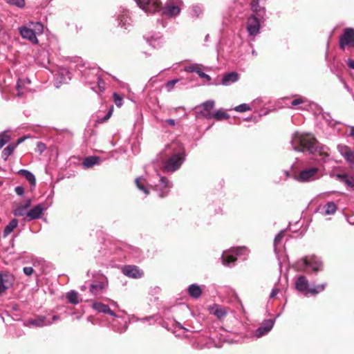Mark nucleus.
I'll use <instances>...</instances> for the list:
<instances>
[{
	"mask_svg": "<svg viewBox=\"0 0 354 354\" xmlns=\"http://www.w3.org/2000/svg\"><path fill=\"white\" fill-rule=\"evenodd\" d=\"M291 145L295 151L319 156L320 160L324 162L329 156L328 147L319 145L310 133L295 132L292 137Z\"/></svg>",
	"mask_w": 354,
	"mask_h": 354,
	"instance_id": "f257e3e1",
	"label": "nucleus"
},
{
	"mask_svg": "<svg viewBox=\"0 0 354 354\" xmlns=\"http://www.w3.org/2000/svg\"><path fill=\"white\" fill-rule=\"evenodd\" d=\"M20 35L24 39L29 40L34 44H38L37 36L44 32V26L41 23L30 22L26 26L19 28Z\"/></svg>",
	"mask_w": 354,
	"mask_h": 354,
	"instance_id": "f03ea898",
	"label": "nucleus"
},
{
	"mask_svg": "<svg viewBox=\"0 0 354 354\" xmlns=\"http://www.w3.org/2000/svg\"><path fill=\"white\" fill-rule=\"evenodd\" d=\"M93 308L98 313L109 314L115 318L113 321V326L118 332L122 333L125 331L128 327L127 320L122 317L118 316L113 310H111L108 305L100 302H94L92 304Z\"/></svg>",
	"mask_w": 354,
	"mask_h": 354,
	"instance_id": "7ed1b4c3",
	"label": "nucleus"
},
{
	"mask_svg": "<svg viewBox=\"0 0 354 354\" xmlns=\"http://www.w3.org/2000/svg\"><path fill=\"white\" fill-rule=\"evenodd\" d=\"M322 261L315 255L306 256L298 260L294 265V268L298 271H307L309 268L315 272L322 270Z\"/></svg>",
	"mask_w": 354,
	"mask_h": 354,
	"instance_id": "20e7f679",
	"label": "nucleus"
},
{
	"mask_svg": "<svg viewBox=\"0 0 354 354\" xmlns=\"http://www.w3.org/2000/svg\"><path fill=\"white\" fill-rule=\"evenodd\" d=\"M320 177V171L317 167H308L295 174L294 179L299 183H309L315 181Z\"/></svg>",
	"mask_w": 354,
	"mask_h": 354,
	"instance_id": "39448f33",
	"label": "nucleus"
},
{
	"mask_svg": "<svg viewBox=\"0 0 354 354\" xmlns=\"http://www.w3.org/2000/svg\"><path fill=\"white\" fill-rule=\"evenodd\" d=\"M248 252V251L245 247L231 248L224 251L221 257L223 264L224 266H231L236 260L237 257L246 255Z\"/></svg>",
	"mask_w": 354,
	"mask_h": 354,
	"instance_id": "423d86ee",
	"label": "nucleus"
},
{
	"mask_svg": "<svg viewBox=\"0 0 354 354\" xmlns=\"http://www.w3.org/2000/svg\"><path fill=\"white\" fill-rule=\"evenodd\" d=\"M185 153L180 151L173 154L164 164L163 170L167 172H174L178 170L185 160Z\"/></svg>",
	"mask_w": 354,
	"mask_h": 354,
	"instance_id": "0eeeda50",
	"label": "nucleus"
},
{
	"mask_svg": "<svg viewBox=\"0 0 354 354\" xmlns=\"http://www.w3.org/2000/svg\"><path fill=\"white\" fill-rule=\"evenodd\" d=\"M183 6L182 0H167L161 11L167 17H176L180 14Z\"/></svg>",
	"mask_w": 354,
	"mask_h": 354,
	"instance_id": "6e6552de",
	"label": "nucleus"
},
{
	"mask_svg": "<svg viewBox=\"0 0 354 354\" xmlns=\"http://www.w3.org/2000/svg\"><path fill=\"white\" fill-rule=\"evenodd\" d=\"M246 30L248 37L252 40L260 33L261 24L259 19L256 15H251L248 17L246 21Z\"/></svg>",
	"mask_w": 354,
	"mask_h": 354,
	"instance_id": "1a4fd4ad",
	"label": "nucleus"
},
{
	"mask_svg": "<svg viewBox=\"0 0 354 354\" xmlns=\"http://www.w3.org/2000/svg\"><path fill=\"white\" fill-rule=\"evenodd\" d=\"M138 6L147 13H154L160 10V0H135Z\"/></svg>",
	"mask_w": 354,
	"mask_h": 354,
	"instance_id": "9d476101",
	"label": "nucleus"
},
{
	"mask_svg": "<svg viewBox=\"0 0 354 354\" xmlns=\"http://www.w3.org/2000/svg\"><path fill=\"white\" fill-rule=\"evenodd\" d=\"M157 176L159 178L158 183H153L154 189L158 192L159 196L163 198L169 194V189L172 187V183L166 178L160 176L158 174Z\"/></svg>",
	"mask_w": 354,
	"mask_h": 354,
	"instance_id": "9b49d317",
	"label": "nucleus"
},
{
	"mask_svg": "<svg viewBox=\"0 0 354 354\" xmlns=\"http://www.w3.org/2000/svg\"><path fill=\"white\" fill-rule=\"evenodd\" d=\"M339 48L344 50L347 46H354V29L346 28L340 36L339 41Z\"/></svg>",
	"mask_w": 354,
	"mask_h": 354,
	"instance_id": "f8f14e48",
	"label": "nucleus"
},
{
	"mask_svg": "<svg viewBox=\"0 0 354 354\" xmlns=\"http://www.w3.org/2000/svg\"><path fill=\"white\" fill-rule=\"evenodd\" d=\"M86 81L91 86L96 84L100 92H103L105 90V83L101 76L98 75L97 69H92L89 72ZM91 88L95 89L94 86H91Z\"/></svg>",
	"mask_w": 354,
	"mask_h": 354,
	"instance_id": "ddd939ff",
	"label": "nucleus"
},
{
	"mask_svg": "<svg viewBox=\"0 0 354 354\" xmlns=\"http://www.w3.org/2000/svg\"><path fill=\"white\" fill-rule=\"evenodd\" d=\"M274 319H266L264 320L261 326H259L254 332V336L257 338L261 337L268 334L273 328L274 324Z\"/></svg>",
	"mask_w": 354,
	"mask_h": 354,
	"instance_id": "4468645a",
	"label": "nucleus"
},
{
	"mask_svg": "<svg viewBox=\"0 0 354 354\" xmlns=\"http://www.w3.org/2000/svg\"><path fill=\"white\" fill-rule=\"evenodd\" d=\"M14 276L8 272L0 273V294L5 292L13 284Z\"/></svg>",
	"mask_w": 354,
	"mask_h": 354,
	"instance_id": "2eb2a0df",
	"label": "nucleus"
},
{
	"mask_svg": "<svg viewBox=\"0 0 354 354\" xmlns=\"http://www.w3.org/2000/svg\"><path fill=\"white\" fill-rule=\"evenodd\" d=\"M53 324V322L50 321V319L44 315H39L35 319H30L25 322V326L31 327H43L45 326H49Z\"/></svg>",
	"mask_w": 354,
	"mask_h": 354,
	"instance_id": "dca6fc26",
	"label": "nucleus"
},
{
	"mask_svg": "<svg viewBox=\"0 0 354 354\" xmlns=\"http://www.w3.org/2000/svg\"><path fill=\"white\" fill-rule=\"evenodd\" d=\"M31 205V199H27L24 203L19 204L12 211V213L16 216H23L28 218V209Z\"/></svg>",
	"mask_w": 354,
	"mask_h": 354,
	"instance_id": "f3484780",
	"label": "nucleus"
},
{
	"mask_svg": "<svg viewBox=\"0 0 354 354\" xmlns=\"http://www.w3.org/2000/svg\"><path fill=\"white\" fill-rule=\"evenodd\" d=\"M295 288L300 292L303 293L305 296H308L310 294L309 290V282L305 276H299L295 281Z\"/></svg>",
	"mask_w": 354,
	"mask_h": 354,
	"instance_id": "a211bd4d",
	"label": "nucleus"
},
{
	"mask_svg": "<svg viewBox=\"0 0 354 354\" xmlns=\"http://www.w3.org/2000/svg\"><path fill=\"white\" fill-rule=\"evenodd\" d=\"M46 209V207L43 204L34 206L28 210V218H25V221H30L40 218Z\"/></svg>",
	"mask_w": 354,
	"mask_h": 354,
	"instance_id": "6ab92c4d",
	"label": "nucleus"
},
{
	"mask_svg": "<svg viewBox=\"0 0 354 354\" xmlns=\"http://www.w3.org/2000/svg\"><path fill=\"white\" fill-rule=\"evenodd\" d=\"M122 272L124 275L132 278H140L142 277L143 272L136 266H126L122 268Z\"/></svg>",
	"mask_w": 354,
	"mask_h": 354,
	"instance_id": "aec40b11",
	"label": "nucleus"
},
{
	"mask_svg": "<svg viewBox=\"0 0 354 354\" xmlns=\"http://www.w3.org/2000/svg\"><path fill=\"white\" fill-rule=\"evenodd\" d=\"M214 104L215 102L213 100H207L203 102L201 105V107L202 108V110L201 111V115L206 119L212 118V113H211V110L214 108Z\"/></svg>",
	"mask_w": 354,
	"mask_h": 354,
	"instance_id": "412c9836",
	"label": "nucleus"
},
{
	"mask_svg": "<svg viewBox=\"0 0 354 354\" xmlns=\"http://www.w3.org/2000/svg\"><path fill=\"white\" fill-rule=\"evenodd\" d=\"M106 286V281H95L91 285L90 291L93 295L97 296L104 292Z\"/></svg>",
	"mask_w": 354,
	"mask_h": 354,
	"instance_id": "4be33fe9",
	"label": "nucleus"
},
{
	"mask_svg": "<svg viewBox=\"0 0 354 354\" xmlns=\"http://www.w3.org/2000/svg\"><path fill=\"white\" fill-rule=\"evenodd\" d=\"M239 80V74L236 72H230L225 74L221 84L223 86H230Z\"/></svg>",
	"mask_w": 354,
	"mask_h": 354,
	"instance_id": "5701e85b",
	"label": "nucleus"
},
{
	"mask_svg": "<svg viewBox=\"0 0 354 354\" xmlns=\"http://www.w3.org/2000/svg\"><path fill=\"white\" fill-rule=\"evenodd\" d=\"M56 81L59 83H67L71 79V73L65 68H60L55 74Z\"/></svg>",
	"mask_w": 354,
	"mask_h": 354,
	"instance_id": "b1692460",
	"label": "nucleus"
},
{
	"mask_svg": "<svg viewBox=\"0 0 354 354\" xmlns=\"http://www.w3.org/2000/svg\"><path fill=\"white\" fill-rule=\"evenodd\" d=\"M261 0H252L251 2V10L261 19H263L266 15L264 6L260 5Z\"/></svg>",
	"mask_w": 354,
	"mask_h": 354,
	"instance_id": "393cba45",
	"label": "nucleus"
},
{
	"mask_svg": "<svg viewBox=\"0 0 354 354\" xmlns=\"http://www.w3.org/2000/svg\"><path fill=\"white\" fill-rule=\"evenodd\" d=\"M118 26L121 28L127 29L131 22V19L129 15V12L127 10H122L121 14L118 17Z\"/></svg>",
	"mask_w": 354,
	"mask_h": 354,
	"instance_id": "a878e982",
	"label": "nucleus"
},
{
	"mask_svg": "<svg viewBox=\"0 0 354 354\" xmlns=\"http://www.w3.org/2000/svg\"><path fill=\"white\" fill-rule=\"evenodd\" d=\"M30 80L29 79L21 80L19 79L16 88L17 91V95L19 97H22L26 91V84H30Z\"/></svg>",
	"mask_w": 354,
	"mask_h": 354,
	"instance_id": "bb28decb",
	"label": "nucleus"
},
{
	"mask_svg": "<svg viewBox=\"0 0 354 354\" xmlns=\"http://www.w3.org/2000/svg\"><path fill=\"white\" fill-rule=\"evenodd\" d=\"M187 290L189 295L193 298H198L202 293V290L201 287L196 283L190 285L188 287Z\"/></svg>",
	"mask_w": 354,
	"mask_h": 354,
	"instance_id": "cd10ccee",
	"label": "nucleus"
},
{
	"mask_svg": "<svg viewBox=\"0 0 354 354\" xmlns=\"http://www.w3.org/2000/svg\"><path fill=\"white\" fill-rule=\"evenodd\" d=\"M18 174L24 176L32 185H35L36 179L32 172L26 169H20Z\"/></svg>",
	"mask_w": 354,
	"mask_h": 354,
	"instance_id": "c85d7f7f",
	"label": "nucleus"
},
{
	"mask_svg": "<svg viewBox=\"0 0 354 354\" xmlns=\"http://www.w3.org/2000/svg\"><path fill=\"white\" fill-rule=\"evenodd\" d=\"M337 211V205L333 202L327 203L323 207L324 215H333Z\"/></svg>",
	"mask_w": 354,
	"mask_h": 354,
	"instance_id": "c756f323",
	"label": "nucleus"
},
{
	"mask_svg": "<svg viewBox=\"0 0 354 354\" xmlns=\"http://www.w3.org/2000/svg\"><path fill=\"white\" fill-rule=\"evenodd\" d=\"M136 185L137 187L142 192L145 193V195H148L149 194V189L146 187V180L142 177L137 178L135 180Z\"/></svg>",
	"mask_w": 354,
	"mask_h": 354,
	"instance_id": "7c9ffc66",
	"label": "nucleus"
},
{
	"mask_svg": "<svg viewBox=\"0 0 354 354\" xmlns=\"http://www.w3.org/2000/svg\"><path fill=\"white\" fill-rule=\"evenodd\" d=\"M18 225V221L16 218H13L10 222L6 226L3 230V236H7L9 235L15 228Z\"/></svg>",
	"mask_w": 354,
	"mask_h": 354,
	"instance_id": "2f4dec72",
	"label": "nucleus"
},
{
	"mask_svg": "<svg viewBox=\"0 0 354 354\" xmlns=\"http://www.w3.org/2000/svg\"><path fill=\"white\" fill-rule=\"evenodd\" d=\"M17 147V145L10 144L8 145L2 151L1 157L2 158L6 161L8 157L13 153L14 150Z\"/></svg>",
	"mask_w": 354,
	"mask_h": 354,
	"instance_id": "473e14b6",
	"label": "nucleus"
},
{
	"mask_svg": "<svg viewBox=\"0 0 354 354\" xmlns=\"http://www.w3.org/2000/svg\"><path fill=\"white\" fill-rule=\"evenodd\" d=\"M66 298L69 303L73 304H77L80 302L79 295L75 290H71L66 293Z\"/></svg>",
	"mask_w": 354,
	"mask_h": 354,
	"instance_id": "72a5a7b5",
	"label": "nucleus"
},
{
	"mask_svg": "<svg viewBox=\"0 0 354 354\" xmlns=\"http://www.w3.org/2000/svg\"><path fill=\"white\" fill-rule=\"evenodd\" d=\"M100 158L97 156H89L84 159L82 162V165L85 168H89L97 164Z\"/></svg>",
	"mask_w": 354,
	"mask_h": 354,
	"instance_id": "f704fd0d",
	"label": "nucleus"
},
{
	"mask_svg": "<svg viewBox=\"0 0 354 354\" xmlns=\"http://www.w3.org/2000/svg\"><path fill=\"white\" fill-rule=\"evenodd\" d=\"M212 310H213L214 315L215 316H216L218 319H221V318L224 317L227 314L225 308L218 306V305H215L212 308Z\"/></svg>",
	"mask_w": 354,
	"mask_h": 354,
	"instance_id": "c9c22d12",
	"label": "nucleus"
},
{
	"mask_svg": "<svg viewBox=\"0 0 354 354\" xmlns=\"http://www.w3.org/2000/svg\"><path fill=\"white\" fill-rule=\"evenodd\" d=\"M285 230L280 231L278 234L275 236L274 240V250L276 254L278 253L279 249L278 246L281 244L283 238L284 237Z\"/></svg>",
	"mask_w": 354,
	"mask_h": 354,
	"instance_id": "e433bc0d",
	"label": "nucleus"
},
{
	"mask_svg": "<svg viewBox=\"0 0 354 354\" xmlns=\"http://www.w3.org/2000/svg\"><path fill=\"white\" fill-rule=\"evenodd\" d=\"M147 41L150 46L154 48L159 47L162 44L161 36H158L156 37L152 36L150 38H147Z\"/></svg>",
	"mask_w": 354,
	"mask_h": 354,
	"instance_id": "4c0bfd02",
	"label": "nucleus"
},
{
	"mask_svg": "<svg viewBox=\"0 0 354 354\" xmlns=\"http://www.w3.org/2000/svg\"><path fill=\"white\" fill-rule=\"evenodd\" d=\"M10 140V136L8 131H4L0 133V149H1Z\"/></svg>",
	"mask_w": 354,
	"mask_h": 354,
	"instance_id": "58836bf2",
	"label": "nucleus"
},
{
	"mask_svg": "<svg viewBox=\"0 0 354 354\" xmlns=\"http://www.w3.org/2000/svg\"><path fill=\"white\" fill-rule=\"evenodd\" d=\"M229 117V115L222 110H217L214 113H212V118H215L217 120L228 119Z\"/></svg>",
	"mask_w": 354,
	"mask_h": 354,
	"instance_id": "ea45409f",
	"label": "nucleus"
},
{
	"mask_svg": "<svg viewBox=\"0 0 354 354\" xmlns=\"http://www.w3.org/2000/svg\"><path fill=\"white\" fill-rule=\"evenodd\" d=\"M201 68V65L198 64H192L191 65L187 66L184 68V71L188 73H198Z\"/></svg>",
	"mask_w": 354,
	"mask_h": 354,
	"instance_id": "a19ab883",
	"label": "nucleus"
},
{
	"mask_svg": "<svg viewBox=\"0 0 354 354\" xmlns=\"http://www.w3.org/2000/svg\"><path fill=\"white\" fill-rule=\"evenodd\" d=\"M326 283H322L317 285L313 288H309L308 291L310 295H315L318 294L319 292H321L324 290L326 288Z\"/></svg>",
	"mask_w": 354,
	"mask_h": 354,
	"instance_id": "79ce46f5",
	"label": "nucleus"
},
{
	"mask_svg": "<svg viewBox=\"0 0 354 354\" xmlns=\"http://www.w3.org/2000/svg\"><path fill=\"white\" fill-rule=\"evenodd\" d=\"M8 3L12 6H15L19 8H23L25 6V0H5Z\"/></svg>",
	"mask_w": 354,
	"mask_h": 354,
	"instance_id": "37998d69",
	"label": "nucleus"
},
{
	"mask_svg": "<svg viewBox=\"0 0 354 354\" xmlns=\"http://www.w3.org/2000/svg\"><path fill=\"white\" fill-rule=\"evenodd\" d=\"M337 149L344 158L351 151L350 149L347 146L343 145H339L337 146Z\"/></svg>",
	"mask_w": 354,
	"mask_h": 354,
	"instance_id": "c03bdc74",
	"label": "nucleus"
},
{
	"mask_svg": "<svg viewBox=\"0 0 354 354\" xmlns=\"http://www.w3.org/2000/svg\"><path fill=\"white\" fill-rule=\"evenodd\" d=\"M234 109L237 112H245L251 110V107L247 104H241L235 106Z\"/></svg>",
	"mask_w": 354,
	"mask_h": 354,
	"instance_id": "a18cd8bd",
	"label": "nucleus"
},
{
	"mask_svg": "<svg viewBox=\"0 0 354 354\" xmlns=\"http://www.w3.org/2000/svg\"><path fill=\"white\" fill-rule=\"evenodd\" d=\"M113 100H114V102H115V105L118 107H121L122 106V104H123V98H122V97H121L120 95H119L116 93H114L113 94Z\"/></svg>",
	"mask_w": 354,
	"mask_h": 354,
	"instance_id": "49530a36",
	"label": "nucleus"
},
{
	"mask_svg": "<svg viewBox=\"0 0 354 354\" xmlns=\"http://www.w3.org/2000/svg\"><path fill=\"white\" fill-rule=\"evenodd\" d=\"M350 167L354 169V153L351 151L344 157Z\"/></svg>",
	"mask_w": 354,
	"mask_h": 354,
	"instance_id": "de8ad7c7",
	"label": "nucleus"
},
{
	"mask_svg": "<svg viewBox=\"0 0 354 354\" xmlns=\"http://www.w3.org/2000/svg\"><path fill=\"white\" fill-rule=\"evenodd\" d=\"M178 82H179V80H178V79H174L172 80L167 82L165 84V88L167 89V91L168 92L171 91L174 88L175 84L176 83H178Z\"/></svg>",
	"mask_w": 354,
	"mask_h": 354,
	"instance_id": "09e8293b",
	"label": "nucleus"
},
{
	"mask_svg": "<svg viewBox=\"0 0 354 354\" xmlns=\"http://www.w3.org/2000/svg\"><path fill=\"white\" fill-rule=\"evenodd\" d=\"M306 102H307V100L306 98H304L303 97H299L295 99L294 100H292L291 102V104H292V106H297V105L305 103Z\"/></svg>",
	"mask_w": 354,
	"mask_h": 354,
	"instance_id": "8fccbe9b",
	"label": "nucleus"
},
{
	"mask_svg": "<svg viewBox=\"0 0 354 354\" xmlns=\"http://www.w3.org/2000/svg\"><path fill=\"white\" fill-rule=\"evenodd\" d=\"M202 8L199 6H192V12L193 15L196 17H199V15L202 13Z\"/></svg>",
	"mask_w": 354,
	"mask_h": 354,
	"instance_id": "3c124183",
	"label": "nucleus"
},
{
	"mask_svg": "<svg viewBox=\"0 0 354 354\" xmlns=\"http://www.w3.org/2000/svg\"><path fill=\"white\" fill-rule=\"evenodd\" d=\"M337 178L338 179H340L342 180H344L346 184H347L348 185L351 186V185H353V183L351 180H348L347 178H346V175H343V174H337Z\"/></svg>",
	"mask_w": 354,
	"mask_h": 354,
	"instance_id": "603ef678",
	"label": "nucleus"
},
{
	"mask_svg": "<svg viewBox=\"0 0 354 354\" xmlns=\"http://www.w3.org/2000/svg\"><path fill=\"white\" fill-rule=\"evenodd\" d=\"M46 147L45 144H44L41 142H38L37 144V151L41 154L45 150Z\"/></svg>",
	"mask_w": 354,
	"mask_h": 354,
	"instance_id": "864d4df0",
	"label": "nucleus"
},
{
	"mask_svg": "<svg viewBox=\"0 0 354 354\" xmlns=\"http://www.w3.org/2000/svg\"><path fill=\"white\" fill-rule=\"evenodd\" d=\"M113 111V106H112L110 108V109L109 110L108 113L106 114V115L102 119L100 120V122H106V120H108L110 118V117L111 116Z\"/></svg>",
	"mask_w": 354,
	"mask_h": 354,
	"instance_id": "5fc2aeb1",
	"label": "nucleus"
},
{
	"mask_svg": "<svg viewBox=\"0 0 354 354\" xmlns=\"http://www.w3.org/2000/svg\"><path fill=\"white\" fill-rule=\"evenodd\" d=\"M198 76L201 77V78H203V79H205L206 80L207 82L210 81L211 80V77L209 75L203 73L202 71H201V68L200 69L199 72L198 73Z\"/></svg>",
	"mask_w": 354,
	"mask_h": 354,
	"instance_id": "6e6d98bb",
	"label": "nucleus"
},
{
	"mask_svg": "<svg viewBox=\"0 0 354 354\" xmlns=\"http://www.w3.org/2000/svg\"><path fill=\"white\" fill-rule=\"evenodd\" d=\"M322 117L327 122V123L329 124V125H332V118H331V116L329 113H324L322 114Z\"/></svg>",
	"mask_w": 354,
	"mask_h": 354,
	"instance_id": "4d7b16f0",
	"label": "nucleus"
},
{
	"mask_svg": "<svg viewBox=\"0 0 354 354\" xmlns=\"http://www.w3.org/2000/svg\"><path fill=\"white\" fill-rule=\"evenodd\" d=\"M23 271L26 275L30 276L33 273L34 270L32 267H24Z\"/></svg>",
	"mask_w": 354,
	"mask_h": 354,
	"instance_id": "13d9d810",
	"label": "nucleus"
},
{
	"mask_svg": "<svg viewBox=\"0 0 354 354\" xmlns=\"http://www.w3.org/2000/svg\"><path fill=\"white\" fill-rule=\"evenodd\" d=\"M15 192L19 196H22L24 194V188L21 186H17L15 187Z\"/></svg>",
	"mask_w": 354,
	"mask_h": 354,
	"instance_id": "bf43d9fd",
	"label": "nucleus"
},
{
	"mask_svg": "<svg viewBox=\"0 0 354 354\" xmlns=\"http://www.w3.org/2000/svg\"><path fill=\"white\" fill-rule=\"evenodd\" d=\"M279 288H273L270 292V297L271 299L274 298L277 296V295L279 293Z\"/></svg>",
	"mask_w": 354,
	"mask_h": 354,
	"instance_id": "052dcab7",
	"label": "nucleus"
},
{
	"mask_svg": "<svg viewBox=\"0 0 354 354\" xmlns=\"http://www.w3.org/2000/svg\"><path fill=\"white\" fill-rule=\"evenodd\" d=\"M348 66L349 68L354 69V60L351 59H348L347 62Z\"/></svg>",
	"mask_w": 354,
	"mask_h": 354,
	"instance_id": "680f3d73",
	"label": "nucleus"
},
{
	"mask_svg": "<svg viewBox=\"0 0 354 354\" xmlns=\"http://www.w3.org/2000/svg\"><path fill=\"white\" fill-rule=\"evenodd\" d=\"M165 122L172 127L176 124L175 120L173 119H167L165 120Z\"/></svg>",
	"mask_w": 354,
	"mask_h": 354,
	"instance_id": "e2e57ef3",
	"label": "nucleus"
},
{
	"mask_svg": "<svg viewBox=\"0 0 354 354\" xmlns=\"http://www.w3.org/2000/svg\"><path fill=\"white\" fill-rule=\"evenodd\" d=\"M49 319H50V321L53 322V323L54 322L59 320L60 318L58 315H53V316H52L51 318H49Z\"/></svg>",
	"mask_w": 354,
	"mask_h": 354,
	"instance_id": "0e129e2a",
	"label": "nucleus"
},
{
	"mask_svg": "<svg viewBox=\"0 0 354 354\" xmlns=\"http://www.w3.org/2000/svg\"><path fill=\"white\" fill-rule=\"evenodd\" d=\"M25 140H26V137H21V138H19L17 140V143L15 145H17V146L18 145H19L21 142H23Z\"/></svg>",
	"mask_w": 354,
	"mask_h": 354,
	"instance_id": "69168bd1",
	"label": "nucleus"
},
{
	"mask_svg": "<svg viewBox=\"0 0 354 354\" xmlns=\"http://www.w3.org/2000/svg\"><path fill=\"white\" fill-rule=\"evenodd\" d=\"M349 135L352 137H354V127H350V133Z\"/></svg>",
	"mask_w": 354,
	"mask_h": 354,
	"instance_id": "338daca9",
	"label": "nucleus"
},
{
	"mask_svg": "<svg viewBox=\"0 0 354 354\" xmlns=\"http://www.w3.org/2000/svg\"><path fill=\"white\" fill-rule=\"evenodd\" d=\"M152 319V317H147L142 319H140V321H149Z\"/></svg>",
	"mask_w": 354,
	"mask_h": 354,
	"instance_id": "774afa93",
	"label": "nucleus"
}]
</instances>
